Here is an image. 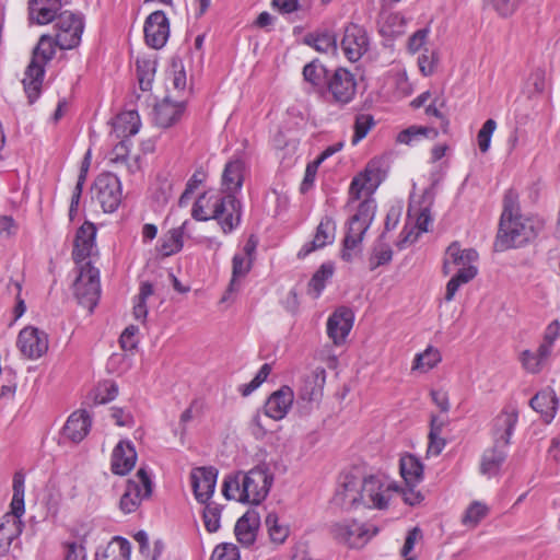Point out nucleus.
Returning <instances> with one entry per match:
<instances>
[{
    "label": "nucleus",
    "instance_id": "bf43d9fd",
    "mask_svg": "<svg viewBox=\"0 0 560 560\" xmlns=\"http://www.w3.org/2000/svg\"><path fill=\"white\" fill-rule=\"evenodd\" d=\"M118 386L112 381L100 383L95 389L94 400L96 404H106L116 398Z\"/></svg>",
    "mask_w": 560,
    "mask_h": 560
},
{
    "label": "nucleus",
    "instance_id": "6e6552de",
    "mask_svg": "<svg viewBox=\"0 0 560 560\" xmlns=\"http://www.w3.org/2000/svg\"><path fill=\"white\" fill-rule=\"evenodd\" d=\"M386 175L385 161L382 158L372 159L364 171L354 176L349 187V205L361 198H372L373 192Z\"/></svg>",
    "mask_w": 560,
    "mask_h": 560
},
{
    "label": "nucleus",
    "instance_id": "5701e85b",
    "mask_svg": "<svg viewBox=\"0 0 560 560\" xmlns=\"http://www.w3.org/2000/svg\"><path fill=\"white\" fill-rule=\"evenodd\" d=\"M293 401V389L283 385L267 398L264 406L265 416L276 421L282 420L289 413Z\"/></svg>",
    "mask_w": 560,
    "mask_h": 560
},
{
    "label": "nucleus",
    "instance_id": "2eb2a0df",
    "mask_svg": "<svg viewBox=\"0 0 560 560\" xmlns=\"http://www.w3.org/2000/svg\"><path fill=\"white\" fill-rule=\"evenodd\" d=\"M16 347L23 358L38 360L48 351L49 337L37 327L26 326L18 335Z\"/></svg>",
    "mask_w": 560,
    "mask_h": 560
},
{
    "label": "nucleus",
    "instance_id": "9b49d317",
    "mask_svg": "<svg viewBox=\"0 0 560 560\" xmlns=\"http://www.w3.org/2000/svg\"><path fill=\"white\" fill-rule=\"evenodd\" d=\"M152 493V482L145 470L141 467L133 478L129 479L122 493L119 508L125 514L135 512Z\"/></svg>",
    "mask_w": 560,
    "mask_h": 560
},
{
    "label": "nucleus",
    "instance_id": "c03bdc74",
    "mask_svg": "<svg viewBox=\"0 0 560 560\" xmlns=\"http://www.w3.org/2000/svg\"><path fill=\"white\" fill-rule=\"evenodd\" d=\"M393 250L392 247L378 240L372 248V253L369 257V268L370 270H375L376 268L387 265L392 261Z\"/></svg>",
    "mask_w": 560,
    "mask_h": 560
},
{
    "label": "nucleus",
    "instance_id": "f257e3e1",
    "mask_svg": "<svg viewBox=\"0 0 560 560\" xmlns=\"http://www.w3.org/2000/svg\"><path fill=\"white\" fill-rule=\"evenodd\" d=\"M272 483L273 475L268 464L260 463L248 471L225 476L222 492L228 500L258 505L269 494Z\"/></svg>",
    "mask_w": 560,
    "mask_h": 560
},
{
    "label": "nucleus",
    "instance_id": "603ef678",
    "mask_svg": "<svg viewBox=\"0 0 560 560\" xmlns=\"http://www.w3.org/2000/svg\"><path fill=\"white\" fill-rule=\"evenodd\" d=\"M154 72V62L150 60L137 61V75L139 80V86L142 91H149L151 89Z\"/></svg>",
    "mask_w": 560,
    "mask_h": 560
},
{
    "label": "nucleus",
    "instance_id": "c756f323",
    "mask_svg": "<svg viewBox=\"0 0 560 560\" xmlns=\"http://www.w3.org/2000/svg\"><path fill=\"white\" fill-rule=\"evenodd\" d=\"M260 517L256 511H247L235 524L234 533L237 541L244 546H252L257 538Z\"/></svg>",
    "mask_w": 560,
    "mask_h": 560
},
{
    "label": "nucleus",
    "instance_id": "ddd939ff",
    "mask_svg": "<svg viewBox=\"0 0 560 560\" xmlns=\"http://www.w3.org/2000/svg\"><path fill=\"white\" fill-rule=\"evenodd\" d=\"M376 533L377 529L375 527L358 523L357 521H342L331 526L334 538L350 548L363 547Z\"/></svg>",
    "mask_w": 560,
    "mask_h": 560
},
{
    "label": "nucleus",
    "instance_id": "1a4fd4ad",
    "mask_svg": "<svg viewBox=\"0 0 560 560\" xmlns=\"http://www.w3.org/2000/svg\"><path fill=\"white\" fill-rule=\"evenodd\" d=\"M55 39L62 50L77 48L84 31V16L72 11H62L55 21Z\"/></svg>",
    "mask_w": 560,
    "mask_h": 560
},
{
    "label": "nucleus",
    "instance_id": "6e6d98bb",
    "mask_svg": "<svg viewBox=\"0 0 560 560\" xmlns=\"http://www.w3.org/2000/svg\"><path fill=\"white\" fill-rule=\"evenodd\" d=\"M205 179H206V173L202 170L195 171V173L188 179L185 190L183 191V194L179 197L178 203L180 207H185L188 205V202L191 198V195L205 182Z\"/></svg>",
    "mask_w": 560,
    "mask_h": 560
},
{
    "label": "nucleus",
    "instance_id": "f704fd0d",
    "mask_svg": "<svg viewBox=\"0 0 560 560\" xmlns=\"http://www.w3.org/2000/svg\"><path fill=\"white\" fill-rule=\"evenodd\" d=\"M131 545L120 537H114L106 546L100 547L95 560H130Z\"/></svg>",
    "mask_w": 560,
    "mask_h": 560
},
{
    "label": "nucleus",
    "instance_id": "ea45409f",
    "mask_svg": "<svg viewBox=\"0 0 560 560\" xmlns=\"http://www.w3.org/2000/svg\"><path fill=\"white\" fill-rule=\"evenodd\" d=\"M153 294V287L149 282H142L139 293L133 298L132 315L140 323H145L148 316V299Z\"/></svg>",
    "mask_w": 560,
    "mask_h": 560
},
{
    "label": "nucleus",
    "instance_id": "e433bc0d",
    "mask_svg": "<svg viewBox=\"0 0 560 560\" xmlns=\"http://www.w3.org/2000/svg\"><path fill=\"white\" fill-rule=\"evenodd\" d=\"M400 475L406 485L413 487L418 485L423 477V465L415 455L407 454L400 458Z\"/></svg>",
    "mask_w": 560,
    "mask_h": 560
},
{
    "label": "nucleus",
    "instance_id": "a878e982",
    "mask_svg": "<svg viewBox=\"0 0 560 560\" xmlns=\"http://www.w3.org/2000/svg\"><path fill=\"white\" fill-rule=\"evenodd\" d=\"M354 315L350 308L340 307L327 320V334L335 345H341L353 326Z\"/></svg>",
    "mask_w": 560,
    "mask_h": 560
},
{
    "label": "nucleus",
    "instance_id": "a18cd8bd",
    "mask_svg": "<svg viewBox=\"0 0 560 560\" xmlns=\"http://www.w3.org/2000/svg\"><path fill=\"white\" fill-rule=\"evenodd\" d=\"M334 275V267L331 264H323L318 270L313 275L308 282V293L318 298L326 287V282Z\"/></svg>",
    "mask_w": 560,
    "mask_h": 560
},
{
    "label": "nucleus",
    "instance_id": "393cba45",
    "mask_svg": "<svg viewBox=\"0 0 560 560\" xmlns=\"http://www.w3.org/2000/svg\"><path fill=\"white\" fill-rule=\"evenodd\" d=\"M137 457V452L131 441H119L112 452L110 469L113 474L119 476L127 475L135 467Z\"/></svg>",
    "mask_w": 560,
    "mask_h": 560
},
{
    "label": "nucleus",
    "instance_id": "c85d7f7f",
    "mask_svg": "<svg viewBox=\"0 0 560 560\" xmlns=\"http://www.w3.org/2000/svg\"><path fill=\"white\" fill-rule=\"evenodd\" d=\"M245 164L241 159L230 160L223 170L221 186L223 195H236L244 182Z\"/></svg>",
    "mask_w": 560,
    "mask_h": 560
},
{
    "label": "nucleus",
    "instance_id": "aec40b11",
    "mask_svg": "<svg viewBox=\"0 0 560 560\" xmlns=\"http://www.w3.org/2000/svg\"><path fill=\"white\" fill-rule=\"evenodd\" d=\"M170 36V22L163 11L152 12L144 23V37L149 46L160 49L165 46Z\"/></svg>",
    "mask_w": 560,
    "mask_h": 560
},
{
    "label": "nucleus",
    "instance_id": "9d476101",
    "mask_svg": "<svg viewBox=\"0 0 560 560\" xmlns=\"http://www.w3.org/2000/svg\"><path fill=\"white\" fill-rule=\"evenodd\" d=\"M73 289L78 302L92 312L101 296V283L100 270L91 261L79 267Z\"/></svg>",
    "mask_w": 560,
    "mask_h": 560
},
{
    "label": "nucleus",
    "instance_id": "680f3d73",
    "mask_svg": "<svg viewBox=\"0 0 560 560\" xmlns=\"http://www.w3.org/2000/svg\"><path fill=\"white\" fill-rule=\"evenodd\" d=\"M210 560H241L240 550L232 542H223L214 548Z\"/></svg>",
    "mask_w": 560,
    "mask_h": 560
},
{
    "label": "nucleus",
    "instance_id": "f03ea898",
    "mask_svg": "<svg viewBox=\"0 0 560 560\" xmlns=\"http://www.w3.org/2000/svg\"><path fill=\"white\" fill-rule=\"evenodd\" d=\"M191 215L197 221L215 220L222 233L228 235L241 225L243 207L241 200L232 194L207 191L195 201Z\"/></svg>",
    "mask_w": 560,
    "mask_h": 560
},
{
    "label": "nucleus",
    "instance_id": "8fccbe9b",
    "mask_svg": "<svg viewBox=\"0 0 560 560\" xmlns=\"http://www.w3.org/2000/svg\"><path fill=\"white\" fill-rule=\"evenodd\" d=\"M439 63V54L436 49L425 48L418 57V67L424 77L432 75Z\"/></svg>",
    "mask_w": 560,
    "mask_h": 560
},
{
    "label": "nucleus",
    "instance_id": "4c0bfd02",
    "mask_svg": "<svg viewBox=\"0 0 560 560\" xmlns=\"http://www.w3.org/2000/svg\"><path fill=\"white\" fill-rule=\"evenodd\" d=\"M24 523L14 515H2L0 517V547L4 545L5 549L23 532Z\"/></svg>",
    "mask_w": 560,
    "mask_h": 560
},
{
    "label": "nucleus",
    "instance_id": "052dcab7",
    "mask_svg": "<svg viewBox=\"0 0 560 560\" xmlns=\"http://www.w3.org/2000/svg\"><path fill=\"white\" fill-rule=\"evenodd\" d=\"M271 365L269 363H264L255 377L247 384L242 385L241 393L243 396H248L253 392H255L270 375Z\"/></svg>",
    "mask_w": 560,
    "mask_h": 560
},
{
    "label": "nucleus",
    "instance_id": "4be33fe9",
    "mask_svg": "<svg viewBox=\"0 0 560 560\" xmlns=\"http://www.w3.org/2000/svg\"><path fill=\"white\" fill-rule=\"evenodd\" d=\"M336 221L330 215H325L318 223L314 237L306 242L298 253L299 258H305L311 253L322 249L335 242L336 238Z\"/></svg>",
    "mask_w": 560,
    "mask_h": 560
},
{
    "label": "nucleus",
    "instance_id": "774afa93",
    "mask_svg": "<svg viewBox=\"0 0 560 560\" xmlns=\"http://www.w3.org/2000/svg\"><path fill=\"white\" fill-rule=\"evenodd\" d=\"M139 328L135 325H129L120 335V346L125 350H132L137 347L138 340L136 338Z\"/></svg>",
    "mask_w": 560,
    "mask_h": 560
},
{
    "label": "nucleus",
    "instance_id": "0e129e2a",
    "mask_svg": "<svg viewBox=\"0 0 560 560\" xmlns=\"http://www.w3.org/2000/svg\"><path fill=\"white\" fill-rule=\"evenodd\" d=\"M405 19L399 13H390L385 18L382 31L388 35L397 36L404 32Z\"/></svg>",
    "mask_w": 560,
    "mask_h": 560
},
{
    "label": "nucleus",
    "instance_id": "69168bd1",
    "mask_svg": "<svg viewBox=\"0 0 560 560\" xmlns=\"http://www.w3.org/2000/svg\"><path fill=\"white\" fill-rule=\"evenodd\" d=\"M314 47L322 52H334L337 49V38L332 33L324 32L315 37Z\"/></svg>",
    "mask_w": 560,
    "mask_h": 560
},
{
    "label": "nucleus",
    "instance_id": "412c9836",
    "mask_svg": "<svg viewBox=\"0 0 560 560\" xmlns=\"http://www.w3.org/2000/svg\"><path fill=\"white\" fill-rule=\"evenodd\" d=\"M95 237L96 228L91 222H85L77 231L72 257L79 267L84 265L88 261V258H91L96 254L97 249Z\"/></svg>",
    "mask_w": 560,
    "mask_h": 560
},
{
    "label": "nucleus",
    "instance_id": "f8f14e48",
    "mask_svg": "<svg viewBox=\"0 0 560 560\" xmlns=\"http://www.w3.org/2000/svg\"><path fill=\"white\" fill-rule=\"evenodd\" d=\"M326 384V371L324 368H316L305 375L298 388V405L306 412L317 407L323 398Z\"/></svg>",
    "mask_w": 560,
    "mask_h": 560
},
{
    "label": "nucleus",
    "instance_id": "a211bd4d",
    "mask_svg": "<svg viewBox=\"0 0 560 560\" xmlns=\"http://www.w3.org/2000/svg\"><path fill=\"white\" fill-rule=\"evenodd\" d=\"M370 39L366 31L354 23H350L345 28V34L340 46L345 57L355 62L368 51Z\"/></svg>",
    "mask_w": 560,
    "mask_h": 560
},
{
    "label": "nucleus",
    "instance_id": "c9c22d12",
    "mask_svg": "<svg viewBox=\"0 0 560 560\" xmlns=\"http://www.w3.org/2000/svg\"><path fill=\"white\" fill-rule=\"evenodd\" d=\"M140 116L136 110H126L118 114L113 122V131L118 138H128L139 132Z\"/></svg>",
    "mask_w": 560,
    "mask_h": 560
},
{
    "label": "nucleus",
    "instance_id": "864d4df0",
    "mask_svg": "<svg viewBox=\"0 0 560 560\" xmlns=\"http://www.w3.org/2000/svg\"><path fill=\"white\" fill-rule=\"evenodd\" d=\"M203 504L206 505L203 509L205 526L209 533H215L220 528L221 508L210 501Z\"/></svg>",
    "mask_w": 560,
    "mask_h": 560
},
{
    "label": "nucleus",
    "instance_id": "13d9d810",
    "mask_svg": "<svg viewBox=\"0 0 560 560\" xmlns=\"http://www.w3.org/2000/svg\"><path fill=\"white\" fill-rule=\"evenodd\" d=\"M520 361L523 369L530 374L539 373L545 365V361H542L536 352L530 350L522 351L520 354Z\"/></svg>",
    "mask_w": 560,
    "mask_h": 560
},
{
    "label": "nucleus",
    "instance_id": "423d86ee",
    "mask_svg": "<svg viewBox=\"0 0 560 560\" xmlns=\"http://www.w3.org/2000/svg\"><path fill=\"white\" fill-rule=\"evenodd\" d=\"M355 213L349 219L348 231L343 240V249L341 258L348 262L352 261L365 232L369 230L376 210V203L373 198H361Z\"/></svg>",
    "mask_w": 560,
    "mask_h": 560
},
{
    "label": "nucleus",
    "instance_id": "79ce46f5",
    "mask_svg": "<svg viewBox=\"0 0 560 560\" xmlns=\"http://www.w3.org/2000/svg\"><path fill=\"white\" fill-rule=\"evenodd\" d=\"M303 77L313 89L317 90L323 88L325 81L327 82L328 72L323 63L318 60H313L304 66Z\"/></svg>",
    "mask_w": 560,
    "mask_h": 560
},
{
    "label": "nucleus",
    "instance_id": "0eeeda50",
    "mask_svg": "<svg viewBox=\"0 0 560 560\" xmlns=\"http://www.w3.org/2000/svg\"><path fill=\"white\" fill-rule=\"evenodd\" d=\"M363 506L383 510L399 492V486L384 474L369 475L363 478Z\"/></svg>",
    "mask_w": 560,
    "mask_h": 560
},
{
    "label": "nucleus",
    "instance_id": "58836bf2",
    "mask_svg": "<svg viewBox=\"0 0 560 560\" xmlns=\"http://www.w3.org/2000/svg\"><path fill=\"white\" fill-rule=\"evenodd\" d=\"M438 136V130L430 127L411 126L397 136L399 143L412 145L422 139H434Z\"/></svg>",
    "mask_w": 560,
    "mask_h": 560
},
{
    "label": "nucleus",
    "instance_id": "7ed1b4c3",
    "mask_svg": "<svg viewBox=\"0 0 560 560\" xmlns=\"http://www.w3.org/2000/svg\"><path fill=\"white\" fill-rule=\"evenodd\" d=\"M479 255L472 248H462L458 242H453L445 250L443 273L454 276L446 283L444 301L454 300L459 288L470 282L478 275Z\"/></svg>",
    "mask_w": 560,
    "mask_h": 560
},
{
    "label": "nucleus",
    "instance_id": "473e14b6",
    "mask_svg": "<svg viewBox=\"0 0 560 560\" xmlns=\"http://www.w3.org/2000/svg\"><path fill=\"white\" fill-rule=\"evenodd\" d=\"M184 109V103H174L165 98L154 106L153 119L158 126L167 128L182 117Z\"/></svg>",
    "mask_w": 560,
    "mask_h": 560
},
{
    "label": "nucleus",
    "instance_id": "4d7b16f0",
    "mask_svg": "<svg viewBox=\"0 0 560 560\" xmlns=\"http://www.w3.org/2000/svg\"><path fill=\"white\" fill-rule=\"evenodd\" d=\"M521 213L518 194L513 189L506 190L503 197V211L500 220H505Z\"/></svg>",
    "mask_w": 560,
    "mask_h": 560
},
{
    "label": "nucleus",
    "instance_id": "3c124183",
    "mask_svg": "<svg viewBox=\"0 0 560 560\" xmlns=\"http://www.w3.org/2000/svg\"><path fill=\"white\" fill-rule=\"evenodd\" d=\"M431 34L430 26H424L422 28L417 30L412 33L407 42V50L408 52L415 55L417 52L424 51L428 48L425 45L429 42V36Z\"/></svg>",
    "mask_w": 560,
    "mask_h": 560
},
{
    "label": "nucleus",
    "instance_id": "37998d69",
    "mask_svg": "<svg viewBox=\"0 0 560 560\" xmlns=\"http://www.w3.org/2000/svg\"><path fill=\"white\" fill-rule=\"evenodd\" d=\"M253 259L246 255L234 254L232 259V279L229 285V292L236 290L237 282L244 278L250 270Z\"/></svg>",
    "mask_w": 560,
    "mask_h": 560
},
{
    "label": "nucleus",
    "instance_id": "de8ad7c7",
    "mask_svg": "<svg viewBox=\"0 0 560 560\" xmlns=\"http://www.w3.org/2000/svg\"><path fill=\"white\" fill-rule=\"evenodd\" d=\"M266 526L268 528L269 537L275 544H283L289 536V526L281 523L275 513H269L266 517Z\"/></svg>",
    "mask_w": 560,
    "mask_h": 560
},
{
    "label": "nucleus",
    "instance_id": "20e7f679",
    "mask_svg": "<svg viewBox=\"0 0 560 560\" xmlns=\"http://www.w3.org/2000/svg\"><path fill=\"white\" fill-rule=\"evenodd\" d=\"M544 226V220L533 214L521 213L500 220L494 243L495 249L504 252L510 248L524 247L537 238Z\"/></svg>",
    "mask_w": 560,
    "mask_h": 560
},
{
    "label": "nucleus",
    "instance_id": "e2e57ef3",
    "mask_svg": "<svg viewBox=\"0 0 560 560\" xmlns=\"http://www.w3.org/2000/svg\"><path fill=\"white\" fill-rule=\"evenodd\" d=\"M497 128V122L493 119H488L482 125L481 129L479 130L477 135V142L479 150L485 153L489 150L491 138Z\"/></svg>",
    "mask_w": 560,
    "mask_h": 560
},
{
    "label": "nucleus",
    "instance_id": "2f4dec72",
    "mask_svg": "<svg viewBox=\"0 0 560 560\" xmlns=\"http://www.w3.org/2000/svg\"><path fill=\"white\" fill-rule=\"evenodd\" d=\"M530 407L539 412L546 423H550L556 416L558 398L552 388L538 392L529 401Z\"/></svg>",
    "mask_w": 560,
    "mask_h": 560
},
{
    "label": "nucleus",
    "instance_id": "338daca9",
    "mask_svg": "<svg viewBox=\"0 0 560 560\" xmlns=\"http://www.w3.org/2000/svg\"><path fill=\"white\" fill-rule=\"evenodd\" d=\"M65 560H86V551L83 544L67 541L63 544Z\"/></svg>",
    "mask_w": 560,
    "mask_h": 560
},
{
    "label": "nucleus",
    "instance_id": "4468645a",
    "mask_svg": "<svg viewBox=\"0 0 560 560\" xmlns=\"http://www.w3.org/2000/svg\"><path fill=\"white\" fill-rule=\"evenodd\" d=\"M93 197L101 205L104 212L112 213L121 202V184L112 173L97 176L93 186Z\"/></svg>",
    "mask_w": 560,
    "mask_h": 560
},
{
    "label": "nucleus",
    "instance_id": "72a5a7b5",
    "mask_svg": "<svg viewBox=\"0 0 560 560\" xmlns=\"http://www.w3.org/2000/svg\"><path fill=\"white\" fill-rule=\"evenodd\" d=\"M506 446L493 444L481 456L480 472L488 478L497 476L506 458Z\"/></svg>",
    "mask_w": 560,
    "mask_h": 560
},
{
    "label": "nucleus",
    "instance_id": "5fc2aeb1",
    "mask_svg": "<svg viewBox=\"0 0 560 560\" xmlns=\"http://www.w3.org/2000/svg\"><path fill=\"white\" fill-rule=\"evenodd\" d=\"M374 126L373 116L370 114H359L354 121V135L352 137V144H358L363 138L366 137L369 131Z\"/></svg>",
    "mask_w": 560,
    "mask_h": 560
},
{
    "label": "nucleus",
    "instance_id": "dca6fc26",
    "mask_svg": "<svg viewBox=\"0 0 560 560\" xmlns=\"http://www.w3.org/2000/svg\"><path fill=\"white\" fill-rule=\"evenodd\" d=\"M363 479L352 475L343 474L340 477L334 502L336 505L352 510L363 506Z\"/></svg>",
    "mask_w": 560,
    "mask_h": 560
},
{
    "label": "nucleus",
    "instance_id": "f3484780",
    "mask_svg": "<svg viewBox=\"0 0 560 560\" xmlns=\"http://www.w3.org/2000/svg\"><path fill=\"white\" fill-rule=\"evenodd\" d=\"M327 89L334 102L345 105L350 103L357 91L354 75L345 68L336 69L327 79Z\"/></svg>",
    "mask_w": 560,
    "mask_h": 560
},
{
    "label": "nucleus",
    "instance_id": "7c9ffc66",
    "mask_svg": "<svg viewBox=\"0 0 560 560\" xmlns=\"http://www.w3.org/2000/svg\"><path fill=\"white\" fill-rule=\"evenodd\" d=\"M92 424L91 417L86 410H77L70 415L65 427L63 433L72 442H81L90 432Z\"/></svg>",
    "mask_w": 560,
    "mask_h": 560
},
{
    "label": "nucleus",
    "instance_id": "cd10ccee",
    "mask_svg": "<svg viewBox=\"0 0 560 560\" xmlns=\"http://www.w3.org/2000/svg\"><path fill=\"white\" fill-rule=\"evenodd\" d=\"M60 8V0H30L28 21L31 24L46 25L56 21Z\"/></svg>",
    "mask_w": 560,
    "mask_h": 560
},
{
    "label": "nucleus",
    "instance_id": "39448f33",
    "mask_svg": "<svg viewBox=\"0 0 560 560\" xmlns=\"http://www.w3.org/2000/svg\"><path fill=\"white\" fill-rule=\"evenodd\" d=\"M56 47H58L56 39L49 34H44L33 49L31 62L22 81L30 103H34L40 94L45 67L55 57Z\"/></svg>",
    "mask_w": 560,
    "mask_h": 560
},
{
    "label": "nucleus",
    "instance_id": "6ab92c4d",
    "mask_svg": "<svg viewBox=\"0 0 560 560\" xmlns=\"http://www.w3.org/2000/svg\"><path fill=\"white\" fill-rule=\"evenodd\" d=\"M218 469L212 466L195 467L190 471V483L195 499L199 503H207L213 497Z\"/></svg>",
    "mask_w": 560,
    "mask_h": 560
},
{
    "label": "nucleus",
    "instance_id": "49530a36",
    "mask_svg": "<svg viewBox=\"0 0 560 560\" xmlns=\"http://www.w3.org/2000/svg\"><path fill=\"white\" fill-rule=\"evenodd\" d=\"M488 513L489 508L487 504L480 501H474L463 514L462 523L466 527L474 528L488 515Z\"/></svg>",
    "mask_w": 560,
    "mask_h": 560
},
{
    "label": "nucleus",
    "instance_id": "b1692460",
    "mask_svg": "<svg viewBox=\"0 0 560 560\" xmlns=\"http://www.w3.org/2000/svg\"><path fill=\"white\" fill-rule=\"evenodd\" d=\"M518 412L515 407H505L494 419L492 423L493 444L508 446L514 428L517 423Z\"/></svg>",
    "mask_w": 560,
    "mask_h": 560
},
{
    "label": "nucleus",
    "instance_id": "09e8293b",
    "mask_svg": "<svg viewBox=\"0 0 560 560\" xmlns=\"http://www.w3.org/2000/svg\"><path fill=\"white\" fill-rule=\"evenodd\" d=\"M408 217L416 220V226L419 233L428 232L429 225L432 222V217L428 206L420 207L411 201L408 209Z\"/></svg>",
    "mask_w": 560,
    "mask_h": 560
},
{
    "label": "nucleus",
    "instance_id": "bb28decb",
    "mask_svg": "<svg viewBox=\"0 0 560 560\" xmlns=\"http://www.w3.org/2000/svg\"><path fill=\"white\" fill-rule=\"evenodd\" d=\"M194 223L185 220L178 228L171 229L160 238L159 252L162 256H171L182 250L184 237H192Z\"/></svg>",
    "mask_w": 560,
    "mask_h": 560
},
{
    "label": "nucleus",
    "instance_id": "a19ab883",
    "mask_svg": "<svg viewBox=\"0 0 560 560\" xmlns=\"http://www.w3.org/2000/svg\"><path fill=\"white\" fill-rule=\"evenodd\" d=\"M441 360L442 355L439 349L429 346L423 352L416 354L412 362V370L427 373L434 369Z\"/></svg>",
    "mask_w": 560,
    "mask_h": 560
}]
</instances>
